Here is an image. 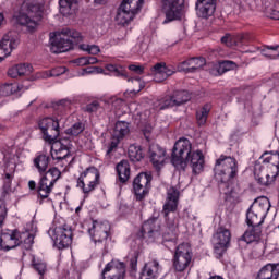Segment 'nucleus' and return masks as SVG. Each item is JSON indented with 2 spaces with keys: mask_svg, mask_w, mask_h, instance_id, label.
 Masks as SVG:
<instances>
[{
  "mask_svg": "<svg viewBox=\"0 0 279 279\" xmlns=\"http://www.w3.org/2000/svg\"><path fill=\"white\" fill-rule=\"evenodd\" d=\"M149 158L155 169H162L167 161V151L158 144L149 146Z\"/></svg>",
  "mask_w": 279,
  "mask_h": 279,
  "instance_id": "obj_18",
  "label": "nucleus"
},
{
  "mask_svg": "<svg viewBox=\"0 0 279 279\" xmlns=\"http://www.w3.org/2000/svg\"><path fill=\"white\" fill-rule=\"evenodd\" d=\"M99 110V102L94 101L86 107V112H97Z\"/></svg>",
  "mask_w": 279,
  "mask_h": 279,
  "instance_id": "obj_55",
  "label": "nucleus"
},
{
  "mask_svg": "<svg viewBox=\"0 0 279 279\" xmlns=\"http://www.w3.org/2000/svg\"><path fill=\"white\" fill-rule=\"evenodd\" d=\"M73 47V43L69 39V36L64 35L63 37L58 35L52 40V46L50 47V51L52 53H66V51L71 50Z\"/></svg>",
  "mask_w": 279,
  "mask_h": 279,
  "instance_id": "obj_23",
  "label": "nucleus"
},
{
  "mask_svg": "<svg viewBox=\"0 0 279 279\" xmlns=\"http://www.w3.org/2000/svg\"><path fill=\"white\" fill-rule=\"evenodd\" d=\"M105 69L107 71H110V73H116L117 77H128V75H125V72H123V68L120 65L107 64Z\"/></svg>",
  "mask_w": 279,
  "mask_h": 279,
  "instance_id": "obj_51",
  "label": "nucleus"
},
{
  "mask_svg": "<svg viewBox=\"0 0 279 279\" xmlns=\"http://www.w3.org/2000/svg\"><path fill=\"white\" fill-rule=\"evenodd\" d=\"M28 189L31 191H36V181L34 180L28 181Z\"/></svg>",
  "mask_w": 279,
  "mask_h": 279,
  "instance_id": "obj_63",
  "label": "nucleus"
},
{
  "mask_svg": "<svg viewBox=\"0 0 279 279\" xmlns=\"http://www.w3.org/2000/svg\"><path fill=\"white\" fill-rule=\"evenodd\" d=\"M149 184H151V174L140 173L133 181V189L137 199H144L149 193Z\"/></svg>",
  "mask_w": 279,
  "mask_h": 279,
  "instance_id": "obj_12",
  "label": "nucleus"
},
{
  "mask_svg": "<svg viewBox=\"0 0 279 279\" xmlns=\"http://www.w3.org/2000/svg\"><path fill=\"white\" fill-rule=\"evenodd\" d=\"M140 279H160V264L156 259L146 263L142 269Z\"/></svg>",
  "mask_w": 279,
  "mask_h": 279,
  "instance_id": "obj_22",
  "label": "nucleus"
},
{
  "mask_svg": "<svg viewBox=\"0 0 279 279\" xmlns=\"http://www.w3.org/2000/svg\"><path fill=\"white\" fill-rule=\"evenodd\" d=\"M88 232L95 243H104L110 234V223L108 221H93V226Z\"/></svg>",
  "mask_w": 279,
  "mask_h": 279,
  "instance_id": "obj_13",
  "label": "nucleus"
},
{
  "mask_svg": "<svg viewBox=\"0 0 279 279\" xmlns=\"http://www.w3.org/2000/svg\"><path fill=\"white\" fill-rule=\"evenodd\" d=\"M34 71V68L32 64L28 63H20L9 69L8 75L9 77H13V80H16V77H23L25 75H32V72Z\"/></svg>",
  "mask_w": 279,
  "mask_h": 279,
  "instance_id": "obj_26",
  "label": "nucleus"
},
{
  "mask_svg": "<svg viewBox=\"0 0 279 279\" xmlns=\"http://www.w3.org/2000/svg\"><path fill=\"white\" fill-rule=\"evenodd\" d=\"M129 69L130 71H134V73H138V74L145 71V68H143L142 65H134V64L130 65Z\"/></svg>",
  "mask_w": 279,
  "mask_h": 279,
  "instance_id": "obj_57",
  "label": "nucleus"
},
{
  "mask_svg": "<svg viewBox=\"0 0 279 279\" xmlns=\"http://www.w3.org/2000/svg\"><path fill=\"white\" fill-rule=\"evenodd\" d=\"M180 226V220L175 217L167 218V228L169 230L168 234L175 236L178 234V228Z\"/></svg>",
  "mask_w": 279,
  "mask_h": 279,
  "instance_id": "obj_47",
  "label": "nucleus"
},
{
  "mask_svg": "<svg viewBox=\"0 0 279 279\" xmlns=\"http://www.w3.org/2000/svg\"><path fill=\"white\" fill-rule=\"evenodd\" d=\"M193 151V144L187 138H180L175 142L172 155L171 162L174 167L180 169V166L184 165V161Z\"/></svg>",
  "mask_w": 279,
  "mask_h": 279,
  "instance_id": "obj_7",
  "label": "nucleus"
},
{
  "mask_svg": "<svg viewBox=\"0 0 279 279\" xmlns=\"http://www.w3.org/2000/svg\"><path fill=\"white\" fill-rule=\"evenodd\" d=\"M62 116H56L53 118L46 117L38 121V128L47 143H56L58 136H60V123Z\"/></svg>",
  "mask_w": 279,
  "mask_h": 279,
  "instance_id": "obj_4",
  "label": "nucleus"
},
{
  "mask_svg": "<svg viewBox=\"0 0 279 279\" xmlns=\"http://www.w3.org/2000/svg\"><path fill=\"white\" fill-rule=\"evenodd\" d=\"M76 64H78V66H86L88 64V57L77 59Z\"/></svg>",
  "mask_w": 279,
  "mask_h": 279,
  "instance_id": "obj_59",
  "label": "nucleus"
},
{
  "mask_svg": "<svg viewBox=\"0 0 279 279\" xmlns=\"http://www.w3.org/2000/svg\"><path fill=\"white\" fill-rule=\"evenodd\" d=\"M138 265V259L136 257H132L130 259V267L131 269L136 270V266Z\"/></svg>",
  "mask_w": 279,
  "mask_h": 279,
  "instance_id": "obj_60",
  "label": "nucleus"
},
{
  "mask_svg": "<svg viewBox=\"0 0 279 279\" xmlns=\"http://www.w3.org/2000/svg\"><path fill=\"white\" fill-rule=\"evenodd\" d=\"M263 236V229L260 227L248 226V229L243 234V239L246 243H254L260 241Z\"/></svg>",
  "mask_w": 279,
  "mask_h": 279,
  "instance_id": "obj_30",
  "label": "nucleus"
},
{
  "mask_svg": "<svg viewBox=\"0 0 279 279\" xmlns=\"http://www.w3.org/2000/svg\"><path fill=\"white\" fill-rule=\"evenodd\" d=\"M150 73L154 75V80L157 83L165 82L175 73L174 70L167 68V63H156L151 69Z\"/></svg>",
  "mask_w": 279,
  "mask_h": 279,
  "instance_id": "obj_21",
  "label": "nucleus"
},
{
  "mask_svg": "<svg viewBox=\"0 0 279 279\" xmlns=\"http://www.w3.org/2000/svg\"><path fill=\"white\" fill-rule=\"evenodd\" d=\"M233 36H234V40H235V47L243 44V40H245V38H247V36L243 33L233 35Z\"/></svg>",
  "mask_w": 279,
  "mask_h": 279,
  "instance_id": "obj_56",
  "label": "nucleus"
},
{
  "mask_svg": "<svg viewBox=\"0 0 279 279\" xmlns=\"http://www.w3.org/2000/svg\"><path fill=\"white\" fill-rule=\"evenodd\" d=\"M99 60L95 57H87V64H97Z\"/></svg>",
  "mask_w": 279,
  "mask_h": 279,
  "instance_id": "obj_62",
  "label": "nucleus"
},
{
  "mask_svg": "<svg viewBox=\"0 0 279 279\" xmlns=\"http://www.w3.org/2000/svg\"><path fill=\"white\" fill-rule=\"evenodd\" d=\"M51 156L53 160H64L69 156V148L63 146L62 143L56 142L51 147Z\"/></svg>",
  "mask_w": 279,
  "mask_h": 279,
  "instance_id": "obj_33",
  "label": "nucleus"
},
{
  "mask_svg": "<svg viewBox=\"0 0 279 279\" xmlns=\"http://www.w3.org/2000/svg\"><path fill=\"white\" fill-rule=\"evenodd\" d=\"M265 58H269L270 60H278L279 58V46H267L266 49L262 51Z\"/></svg>",
  "mask_w": 279,
  "mask_h": 279,
  "instance_id": "obj_46",
  "label": "nucleus"
},
{
  "mask_svg": "<svg viewBox=\"0 0 279 279\" xmlns=\"http://www.w3.org/2000/svg\"><path fill=\"white\" fill-rule=\"evenodd\" d=\"M78 49H81V51H87L90 56L101 53V49L97 45L80 44Z\"/></svg>",
  "mask_w": 279,
  "mask_h": 279,
  "instance_id": "obj_49",
  "label": "nucleus"
},
{
  "mask_svg": "<svg viewBox=\"0 0 279 279\" xmlns=\"http://www.w3.org/2000/svg\"><path fill=\"white\" fill-rule=\"evenodd\" d=\"M125 276V264L112 260L102 270V279H123Z\"/></svg>",
  "mask_w": 279,
  "mask_h": 279,
  "instance_id": "obj_15",
  "label": "nucleus"
},
{
  "mask_svg": "<svg viewBox=\"0 0 279 279\" xmlns=\"http://www.w3.org/2000/svg\"><path fill=\"white\" fill-rule=\"evenodd\" d=\"M189 165L191 166L193 173H202L204 171V155L201 150H193L179 169H186Z\"/></svg>",
  "mask_w": 279,
  "mask_h": 279,
  "instance_id": "obj_16",
  "label": "nucleus"
},
{
  "mask_svg": "<svg viewBox=\"0 0 279 279\" xmlns=\"http://www.w3.org/2000/svg\"><path fill=\"white\" fill-rule=\"evenodd\" d=\"M189 265H191V246L181 244L177 247L174 268L177 271H184Z\"/></svg>",
  "mask_w": 279,
  "mask_h": 279,
  "instance_id": "obj_11",
  "label": "nucleus"
},
{
  "mask_svg": "<svg viewBox=\"0 0 279 279\" xmlns=\"http://www.w3.org/2000/svg\"><path fill=\"white\" fill-rule=\"evenodd\" d=\"M14 178V165H12L11 170L5 169L4 184L2 187V197L9 195L12 192V180Z\"/></svg>",
  "mask_w": 279,
  "mask_h": 279,
  "instance_id": "obj_37",
  "label": "nucleus"
},
{
  "mask_svg": "<svg viewBox=\"0 0 279 279\" xmlns=\"http://www.w3.org/2000/svg\"><path fill=\"white\" fill-rule=\"evenodd\" d=\"M230 239H232L230 230L223 227L218 228L217 232L214 234V252L218 258H221L226 250H228V245H230Z\"/></svg>",
  "mask_w": 279,
  "mask_h": 279,
  "instance_id": "obj_9",
  "label": "nucleus"
},
{
  "mask_svg": "<svg viewBox=\"0 0 279 279\" xmlns=\"http://www.w3.org/2000/svg\"><path fill=\"white\" fill-rule=\"evenodd\" d=\"M25 87L19 83L4 84L0 87V95L3 97H8L10 95H16V93H21Z\"/></svg>",
  "mask_w": 279,
  "mask_h": 279,
  "instance_id": "obj_36",
  "label": "nucleus"
},
{
  "mask_svg": "<svg viewBox=\"0 0 279 279\" xmlns=\"http://www.w3.org/2000/svg\"><path fill=\"white\" fill-rule=\"evenodd\" d=\"M279 173V155H264L260 160L255 163V180L262 186H269L276 182Z\"/></svg>",
  "mask_w": 279,
  "mask_h": 279,
  "instance_id": "obj_2",
  "label": "nucleus"
},
{
  "mask_svg": "<svg viewBox=\"0 0 279 279\" xmlns=\"http://www.w3.org/2000/svg\"><path fill=\"white\" fill-rule=\"evenodd\" d=\"M143 149L138 146L131 145L129 147V158L132 162H141V159L144 158Z\"/></svg>",
  "mask_w": 279,
  "mask_h": 279,
  "instance_id": "obj_43",
  "label": "nucleus"
},
{
  "mask_svg": "<svg viewBox=\"0 0 279 279\" xmlns=\"http://www.w3.org/2000/svg\"><path fill=\"white\" fill-rule=\"evenodd\" d=\"M268 14L270 19H274L275 21H279V11L276 9L268 10Z\"/></svg>",
  "mask_w": 279,
  "mask_h": 279,
  "instance_id": "obj_58",
  "label": "nucleus"
},
{
  "mask_svg": "<svg viewBox=\"0 0 279 279\" xmlns=\"http://www.w3.org/2000/svg\"><path fill=\"white\" fill-rule=\"evenodd\" d=\"M279 264H267L257 274L256 279H278Z\"/></svg>",
  "mask_w": 279,
  "mask_h": 279,
  "instance_id": "obj_27",
  "label": "nucleus"
},
{
  "mask_svg": "<svg viewBox=\"0 0 279 279\" xmlns=\"http://www.w3.org/2000/svg\"><path fill=\"white\" fill-rule=\"evenodd\" d=\"M222 45H226L227 47H236V39H234V35L232 34H226L221 38Z\"/></svg>",
  "mask_w": 279,
  "mask_h": 279,
  "instance_id": "obj_53",
  "label": "nucleus"
},
{
  "mask_svg": "<svg viewBox=\"0 0 279 279\" xmlns=\"http://www.w3.org/2000/svg\"><path fill=\"white\" fill-rule=\"evenodd\" d=\"M60 175L62 173L58 170V168H50L40 179L37 193L41 197V199H47L53 191V185L58 180H60Z\"/></svg>",
  "mask_w": 279,
  "mask_h": 279,
  "instance_id": "obj_6",
  "label": "nucleus"
},
{
  "mask_svg": "<svg viewBox=\"0 0 279 279\" xmlns=\"http://www.w3.org/2000/svg\"><path fill=\"white\" fill-rule=\"evenodd\" d=\"M99 184V170L95 167H89L83 171L77 179V187L83 193H92Z\"/></svg>",
  "mask_w": 279,
  "mask_h": 279,
  "instance_id": "obj_8",
  "label": "nucleus"
},
{
  "mask_svg": "<svg viewBox=\"0 0 279 279\" xmlns=\"http://www.w3.org/2000/svg\"><path fill=\"white\" fill-rule=\"evenodd\" d=\"M210 112V106L205 105L199 111L196 112V119L198 125H204L208 119Z\"/></svg>",
  "mask_w": 279,
  "mask_h": 279,
  "instance_id": "obj_45",
  "label": "nucleus"
},
{
  "mask_svg": "<svg viewBox=\"0 0 279 279\" xmlns=\"http://www.w3.org/2000/svg\"><path fill=\"white\" fill-rule=\"evenodd\" d=\"M263 221H265V216L260 217L257 213H254L253 209H248L246 214L247 226L260 228Z\"/></svg>",
  "mask_w": 279,
  "mask_h": 279,
  "instance_id": "obj_40",
  "label": "nucleus"
},
{
  "mask_svg": "<svg viewBox=\"0 0 279 279\" xmlns=\"http://www.w3.org/2000/svg\"><path fill=\"white\" fill-rule=\"evenodd\" d=\"M134 16H136L134 13L120 4L116 14V23L118 25H128L131 21H134Z\"/></svg>",
  "mask_w": 279,
  "mask_h": 279,
  "instance_id": "obj_28",
  "label": "nucleus"
},
{
  "mask_svg": "<svg viewBox=\"0 0 279 279\" xmlns=\"http://www.w3.org/2000/svg\"><path fill=\"white\" fill-rule=\"evenodd\" d=\"M142 231L145 236H154V239H156V236H160V223L156 220H148L144 222Z\"/></svg>",
  "mask_w": 279,
  "mask_h": 279,
  "instance_id": "obj_29",
  "label": "nucleus"
},
{
  "mask_svg": "<svg viewBox=\"0 0 279 279\" xmlns=\"http://www.w3.org/2000/svg\"><path fill=\"white\" fill-rule=\"evenodd\" d=\"M182 5L184 0H163V8L166 12V20L163 23H169L180 19V12H182Z\"/></svg>",
  "mask_w": 279,
  "mask_h": 279,
  "instance_id": "obj_14",
  "label": "nucleus"
},
{
  "mask_svg": "<svg viewBox=\"0 0 279 279\" xmlns=\"http://www.w3.org/2000/svg\"><path fill=\"white\" fill-rule=\"evenodd\" d=\"M16 47H19V39L12 33L4 35L0 40V62H3V59L8 58Z\"/></svg>",
  "mask_w": 279,
  "mask_h": 279,
  "instance_id": "obj_17",
  "label": "nucleus"
},
{
  "mask_svg": "<svg viewBox=\"0 0 279 279\" xmlns=\"http://www.w3.org/2000/svg\"><path fill=\"white\" fill-rule=\"evenodd\" d=\"M172 98L174 99V104L177 106H182V104L191 101V94H189L186 90H177L173 92Z\"/></svg>",
  "mask_w": 279,
  "mask_h": 279,
  "instance_id": "obj_42",
  "label": "nucleus"
},
{
  "mask_svg": "<svg viewBox=\"0 0 279 279\" xmlns=\"http://www.w3.org/2000/svg\"><path fill=\"white\" fill-rule=\"evenodd\" d=\"M113 140L114 141L111 142V146L108 149V154H110V151H112V149L117 148V145H119V141H121V140H116V138H113Z\"/></svg>",
  "mask_w": 279,
  "mask_h": 279,
  "instance_id": "obj_61",
  "label": "nucleus"
},
{
  "mask_svg": "<svg viewBox=\"0 0 279 279\" xmlns=\"http://www.w3.org/2000/svg\"><path fill=\"white\" fill-rule=\"evenodd\" d=\"M66 73V68H57L50 71L37 72L32 80H47V77H60Z\"/></svg>",
  "mask_w": 279,
  "mask_h": 279,
  "instance_id": "obj_32",
  "label": "nucleus"
},
{
  "mask_svg": "<svg viewBox=\"0 0 279 279\" xmlns=\"http://www.w3.org/2000/svg\"><path fill=\"white\" fill-rule=\"evenodd\" d=\"M236 68V63L232 61H222L211 69L210 73L211 75H223V73L228 71H232V69Z\"/></svg>",
  "mask_w": 279,
  "mask_h": 279,
  "instance_id": "obj_34",
  "label": "nucleus"
},
{
  "mask_svg": "<svg viewBox=\"0 0 279 279\" xmlns=\"http://www.w3.org/2000/svg\"><path fill=\"white\" fill-rule=\"evenodd\" d=\"M34 166L39 173H45V171L49 169V157H47L46 155H39L34 159Z\"/></svg>",
  "mask_w": 279,
  "mask_h": 279,
  "instance_id": "obj_41",
  "label": "nucleus"
},
{
  "mask_svg": "<svg viewBox=\"0 0 279 279\" xmlns=\"http://www.w3.org/2000/svg\"><path fill=\"white\" fill-rule=\"evenodd\" d=\"M7 217H8V207L5 206V202L2 201V203L0 204V228H3V223Z\"/></svg>",
  "mask_w": 279,
  "mask_h": 279,
  "instance_id": "obj_54",
  "label": "nucleus"
},
{
  "mask_svg": "<svg viewBox=\"0 0 279 279\" xmlns=\"http://www.w3.org/2000/svg\"><path fill=\"white\" fill-rule=\"evenodd\" d=\"M215 175L221 184H228L236 175V159L227 156H220L216 161Z\"/></svg>",
  "mask_w": 279,
  "mask_h": 279,
  "instance_id": "obj_3",
  "label": "nucleus"
},
{
  "mask_svg": "<svg viewBox=\"0 0 279 279\" xmlns=\"http://www.w3.org/2000/svg\"><path fill=\"white\" fill-rule=\"evenodd\" d=\"M175 105V100L173 99V96H167L162 98L161 100H158L155 102V108L157 110H165L166 108H173Z\"/></svg>",
  "mask_w": 279,
  "mask_h": 279,
  "instance_id": "obj_44",
  "label": "nucleus"
},
{
  "mask_svg": "<svg viewBox=\"0 0 279 279\" xmlns=\"http://www.w3.org/2000/svg\"><path fill=\"white\" fill-rule=\"evenodd\" d=\"M59 5L61 14L69 16V14H73L77 8V0H59Z\"/></svg>",
  "mask_w": 279,
  "mask_h": 279,
  "instance_id": "obj_38",
  "label": "nucleus"
},
{
  "mask_svg": "<svg viewBox=\"0 0 279 279\" xmlns=\"http://www.w3.org/2000/svg\"><path fill=\"white\" fill-rule=\"evenodd\" d=\"M203 66H206V59L204 58H191L178 64L177 69L181 73H195Z\"/></svg>",
  "mask_w": 279,
  "mask_h": 279,
  "instance_id": "obj_19",
  "label": "nucleus"
},
{
  "mask_svg": "<svg viewBox=\"0 0 279 279\" xmlns=\"http://www.w3.org/2000/svg\"><path fill=\"white\" fill-rule=\"evenodd\" d=\"M131 82L133 84L131 93H134V95H136V93H141V90L145 88V83H143L141 78H134V80H131Z\"/></svg>",
  "mask_w": 279,
  "mask_h": 279,
  "instance_id": "obj_52",
  "label": "nucleus"
},
{
  "mask_svg": "<svg viewBox=\"0 0 279 279\" xmlns=\"http://www.w3.org/2000/svg\"><path fill=\"white\" fill-rule=\"evenodd\" d=\"M130 134V124L124 121H118L113 129V138L116 141H121V138H125Z\"/></svg>",
  "mask_w": 279,
  "mask_h": 279,
  "instance_id": "obj_31",
  "label": "nucleus"
},
{
  "mask_svg": "<svg viewBox=\"0 0 279 279\" xmlns=\"http://www.w3.org/2000/svg\"><path fill=\"white\" fill-rule=\"evenodd\" d=\"M45 12V0H25L21 11L14 15L19 25L27 27L29 32H34L38 27V22L43 20Z\"/></svg>",
  "mask_w": 279,
  "mask_h": 279,
  "instance_id": "obj_1",
  "label": "nucleus"
},
{
  "mask_svg": "<svg viewBox=\"0 0 279 279\" xmlns=\"http://www.w3.org/2000/svg\"><path fill=\"white\" fill-rule=\"evenodd\" d=\"M269 208H271V203L269 202V198L265 196L256 198L250 207L253 213H256L259 217L264 218L267 217Z\"/></svg>",
  "mask_w": 279,
  "mask_h": 279,
  "instance_id": "obj_25",
  "label": "nucleus"
},
{
  "mask_svg": "<svg viewBox=\"0 0 279 279\" xmlns=\"http://www.w3.org/2000/svg\"><path fill=\"white\" fill-rule=\"evenodd\" d=\"M94 72L95 73H104V70L99 66H94Z\"/></svg>",
  "mask_w": 279,
  "mask_h": 279,
  "instance_id": "obj_64",
  "label": "nucleus"
},
{
  "mask_svg": "<svg viewBox=\"0 0 279 279\" xmlns=\"http://www.w3.org/2000/svg\"><path fill=\"white\" fill-rule=\"evenodd\" d=\"M27 243L28 245H32L34 243V235L29 233H23L19 232V230H12L7 233H2L0 238V247L2 250H14V247H19L23 243Z\"/></svg>",
  "mask_w": 279,
  "mask_h": 279,
  "instance_id": "obj_5",
  "label": "nucleus"
},
{
  "mask_svg": "<svg viewBox=\"0 0 279 279\" xmlns=\"http://www.w3.org/2000/svg\"><path fill=\"white\" fill-rule=\"evenodd\" d=\"M117 171L120 178V182H128L130 180V163L128 161H120L117 165Z\"/></svg>",
  "mask_w": 279,
  "mask_h": 279,
  "instance_id": "obj_39",
  "label": "nucleus"
},
{
  "mask_svg": "<svg viewBox=\"0 0 279 279\" xmlns=\"http://www.w3.org/2000/svg\"><path fill=\"white\" fill-rule=\"evenodd\" d=\"M84 132V124L78 122L72 125L70 129L65 131V134H70V136H80Z\"/></svg>",
  "mask_w": 279,
  "mask_h": 279,
  "instance_id": "obj_50",
  "label": "nucleus"
},
{
  "mask_svg": "<svg viewBox=\"0 0 279 279\" xmlns=\"http://www.w3.org/2000/svg\"><path fill=\"white\" fill-rule=\"evenodd\" d=\"M32 265L39 276L47 274V263L43 262V259L33 258Z\"/></svg>",
  "mask_w": 279,
  "mask_h": 279,
  "instance_id": "obj_48",
  "label": "nucleus"
},
{
  "mask_svg": "<svg viewBox=\"0 0 279 279\" xmlns=\"http://www.w3.org/2000/svg\"><path fill=\"white\" fill-rule=\"evenodd\" d=\"M215 0H197L196 12L201 19H209L215 14Z\"/></svg>",
  "mask_w": 279,
  "mask_h": 279,
  "instance_id": "obj_24",
  "label": "nucleus"
},
{
  "mask_svg": "<svg viewBox=\"0 0 279 279\" xmlns=\"http://www.w3.org/2000/svg\"><path fill=\"white\" fill-rule=\"evenodd\" d=\"M52 240L58 250H64L73 243V231L66 226L57 227L53 230Z\"/></svg>",
  "mask_w": 279,
  "mask_h": 279,
  "instance_id": "obj_10",
  "label": "nucleus"
},
{
  "mask_svg": "<svg viewBox=\"0 0 279 279\" xmlns=\"http://www.w3.org/2000/svg\"><path fill=\"white\" fill-rule=\"evenodd\" d=\"M180 199V192L175 187L168 190L167 199L163 205V215L169 217V213H175L178 210V202Z\"/></svg>",
  "mask_w": 279,
  "mask_h": 279,
  "instance_id": "obj_20",
  "label": "nucleus"
},
{
  "mask_svg": "<svg viewBox=\"0 0 279 279\" xmlns=\"http://www.w3.org/2000/svg\"><path fill=\"white\" fill-rule=\"evenodd\" d=\"M144 0H123L121 7L136 16L143 8Z\"/></svg>",
  "mask_w": 279,
  "mask_h": 279,
  "instance_id": "obj_35",
  "label": "nucleus"
}]
</instances>
